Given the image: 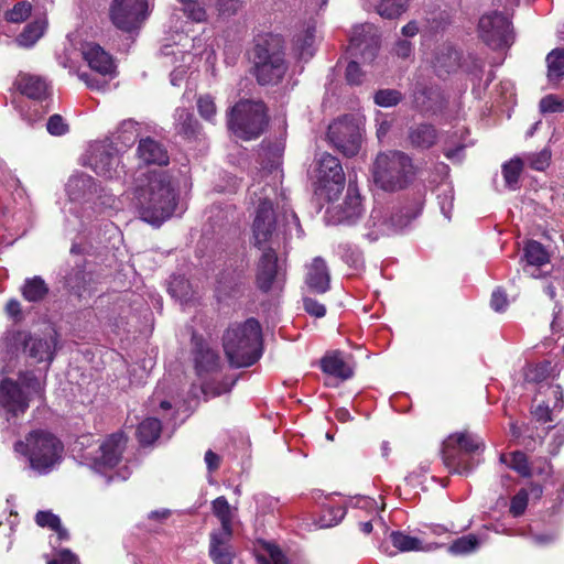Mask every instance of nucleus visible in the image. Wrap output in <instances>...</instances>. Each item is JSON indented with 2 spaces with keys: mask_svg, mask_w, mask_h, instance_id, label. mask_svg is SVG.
<instances>
[{
  "mask_svg": "<svg viewBox=\"0 0 564 564\" xmlns=\"http://www.w3.org/2000/svg\"><path fill=\"white\" fill-rule=\"evenodd\" d=\"M135 205L143 221L160 226L175 212L176 200L170 176L162 171H150L145 183L135 189Z\"/></svg>",
  "mask_w": 564,
  "mask_h": 564,
  "instance_id": "nucleus-1",
  "label": "nucleus"
},
{
  "mask_svg": "<svg viewBox=\"0 0 564 564\" xmlns=\"http://www.w3.org/2000/svg\"><path fill=\"white\" fill-rule=\"evenodd\" d=\"M262 334L259 322L249 318L228 327L223 345L229 362L235 367H249L261 356Z\"/></svg>",
  "mask_w": 564,
  "mask_h": 564,
  "instance_id": "nucleus-2",
  "label": "nucleus"
},
{
  "mask_svg": "<svg viewBox=\"0 0 564 564\" xmlns=\"http://www.w3.org/2000/svg\"><path fill=\"white\" fill-rule=\"evenodd\" d=\"M14 451L28 458L32 469L40 474H47L61 463L64 446L51 432L33 430L23 441L14 444Z\"/></svg>",
  "mask_w": 564,
  "mask_h": 564,
  "instance_id": "nucleus-3",
  "label": "nucleus"
},
{
  "mask_svg": "<svg viewBox=\"0 0 564 564\" xmlns=\"http://www.w3.org/2000/svg\"><path fill=\"white\" fill-rule=\"evenodd\" d=\"M414 173L411 158L400 151L378 154L372 166L375 184L386 192L405 188L412 182Z\"/></svg>",
  "mask_w": 564,
  "mask_h": 564,
  "instance_id": "nucleus-4",
  "label": "nucleus"
},
{
  "mask_svg": "<svg viewBox=\"0 0 564 564\" xmlns=\"http://www.w3.org/2000/svg\"><path fill=\"white\" fill-rule=\"evenodd\" d=\"M259 185L252 184L249 189L253 204L258 203L252 224L254 246L262 250H275L284 239V230L278 224L269 195L258 193Z\"/></svg>",
  "mask_w": 564,
  "mask_h": 564,
  "instance_id": "nucleus-5",
  "label": "nucleus"
},
{
  "mask_svg": "<svg viewBox=\"0 0 564 564\" xmlns=\"http://www.w3.org/2000/svg\"><path fill=\"white\" fill-rule=\"evenodd\" d=\"M57 346V335L54 330L44 335H30L25 332H9L2 339V347L8 354L14 355L21 348L33 362H52Z\"/></svg>",
  "mask_w": 564,
  "mask_h": 564,
  "instance_id": "nucleus-6",
  "label": "nucleus"
},
{
  "mask_svg": "<svg viewBox=\"0 0 564 564\" xmlns=\"http://www.w3.org/2000/svg\"><path fill=\"white\" fill-rule=\"evenodd\" d=\"M267 123V109L261 101H240L232 107L228 118L229 129L243 140L258 138Z\"/></svg>",
  "mask_w": 564,
  "mask_h": 564,
  "instance_id": "nucleus-7",
  "label": "nucleus"
},
{
  "mask_svg": "<svg viewBox=\"0 0 564 564\" xmlns=\"http://www.w3.org/2000/svg\"><path fill=\"white\" fill-rule=\"evenodd\" d=\"M482 447L484 443L477 435L467 432L455 433L443 444L444 463L451 471L467 475L477 465L469 454Z\"/></svg>",
  "mask_w": 564,
  "mask_h": 564,
  "instance_id": "nucleus-8",
  "label": "nucleus"
},
{
  "mask_svg": "<svg viewBox=\"0 0 564 564\" xmlns=\"http://www.w3.org/2000/svg\"><path fill=\"white\" fill-rule=\"evenodd\" d=\"M21 387L9 379L0 382V408L8 416H17L29 408V399L32 394H41V381L33 375H24L20 378ZM8 420L10 417H7Z\"/></svg>",
  "mask_w": 564,
  "mask_h": 564,
  "instance_id": "nucleus-9",
  "label": "nucleus"
},
{
  "mask_svg": "<svg viewBox=\"0 0 564 564\" xmlns=\"http://www.w3.org/2000/svg\"><path fill=\"white\" fill-rule=\"evenodd\" d=\"M195 367L200 379L202 391L206 397H217L230 391L234 380H224L220 378L219 367L220 358L217 352L208 346H199L195 356Z\"/></svg>",
  "mask_w": 564,
  "mask_h": 564,
  "instance_id": "nucleus-10",
  "label": "nucleus"
},
{
  "mask_svg": "<svg viewBox=\"0 0 564 564\" xmlns=\"http://www.w3.org/2000/svg\"><path fill=\"white\" fill-rule=\"evenodd\" d=\"M84 164L108 180L119 177L123 169L118 150L108 141L91 143L84 156Z\"/></svg>",
  "mask_w": 564,
  "mask_h": 564,
  "instance_id": "nucleus-11",
  "label": "nucleus"
},
{
  "mask_svg": "<svg viewBox=\"0 0 564 564\" xmlns=\"http://www.w3.org/2000/svg\"><path fill=\"white\" fill-rule=\"evenodd\" d=\"M82 54L90 69L101 76L102 79H97L86 73L79 74V78L91 89H104L108 83L105 78H112L116 74V66L112 57L96 43L84 44L82 47Z\"/></svg>",
  "mask_w": 564,
  "mask_h": 564,
  "instance_id": "nucleus-12",
  "label": "nucleus"
},
{
  "mask_svg": "<svg viewBox=\"0 0 564 564\" xmlns=\"http://www.w3.org/2000/svg\"><path fill=\"white\" fill-rule=\"evenodd\" d=\"M315 180L321 195L328 200L334 199L344 188L345 174L338 159L322 153L316 162Z\"/></svg>",
  "mask_w": 564,
  "mask_h": 564,
  "instance_id": "nucleus-13",
  "label": "nucleus"
},
{
  "mask_svg": "<svg viewBox=\"0 0 564 564\" xmlns=\"http://www.w3.org/2000/svg\"><path fill=\"white\" fill-rule=\"evenodd\" d=\"M126 443L123 433H115L102 441L96 449L83 454V458L93 469L106 475L119 463Z\"/></svg>",
  "mask_w": 564,
  "mask_h": 564,
  "instance_id": "nucleus-14",
  "label": "nucleus"
},
{
  "mask_svg": "<svg viewBox=\"0 0 564 564\" xmlns=\"http://www.w3.org/2000/svg\"><path fill=\"white\" fill-rule=\"evenodd\" d=\"M256 76L261 85H275L280 83L288 69L284 53L280 50H270L268 46L256 47Z\"/></svg>",
  "mask_w": 564,
  "mask_h": 564,
  "instance_id": "nucleus-15",
  "label": "nucleus"
},
{
  "mask_svg": "<svg viewBox=\"0 0 564 564\" xmlns=\"http://www.w3.org/2000/svg\"><path fill=\"white\" fill-rule=\"evenodd\" d=\"M147 17V0H112L109 7L110 21L124 32L139 29Z\"/></svg>",
  "mask_w": 564,
  "mask_h": 564,
  "instance_id": "nucleus-16",
  "label": "nucleus"
},
{
  "mask_svg": "<svg viewBox=\"0 0 564 564\" xmlns=\"http://www.w3.org/2000/svg\"><path fill=\"white\" fill-rule=\"evenodd\" d=\"M327 135L330 143L346 156H355L360 150V128L351 117L334 120L328 127Z\"/></svg>",
  "mask_w": 564,
  "mask_h": 564,
  "instance_id": "nucleus-17",
  "label": "nucleus"
},
{
  "mask_svg": "<svg viewBox=\"0 0 564 564\" xmlns=\"http://www.w3.org/2000/svg\"><path fill=\"white\" fill-rule=\"evenodd\" d=\"M478 33L480 39L492 48L507 47L513 42L509 18L496 11L484 14L479 19Z\"/></svg>",
  "mask_w": 564,
  "mask_h": 564,
  "instance_id": "nucleus-18",
  "label": "nucleus"
},
{
  "mask_svg": "<svg viewBox=\"0 0 564 564\" xmlns=\"http://www.w3.org/2000/svg\"><path fill=\"white\" fill-rule=\"evenodd\" d=\"M411 219L412 217L408 214L391 216L388 219L386 208L382 205H375L365 224L364 235L370 241H376L380 236L402 229Z\"/></svg>",
  "mask_w": 564,
  "mask_h": 564,
  "instance_id": "nucleus-19",
  "label": "nucleus"
},
{
  "mask_svg": "<svg viewBox=\"0 0 564 564\" xmlns=\"http://www.w3.org/2000/svg\"><path fill=\"white\" fill-rule=\"evenodd\" d=\"M362 212L360 194L356 188L349 186L343 203L327 208L326 219L333 225H352Z\"/></svg>",
  "mask_w": 564,
  "mask_h": 564,
  "instance_id": "nucleus-20",
  "label": "nucleus"
},
{
  "mask_svg": "<svg viewBox=\"0 0 564 564\" xmlns=\"http://www.w3.org/2000/svg\"><path fill=\"white\" fill-rule=\"evenodd\" d=\"M282 272L278 265L275 250L262 251L257 264L256 284L262 292L282 289Z\"/></svg>",
  "mask_w": 564,
  "mask_h": 564,
  "instance_id": "nucleus-21",
  "label": "nucleus"
},
{
  "mask_svg": "<svg viewBox=\"0 0 564 564\" xmlns=\"http://www.w3.org/2000/svg\"><path fill=\"white\" fill-rule=\"evenodd\" d=\"M379 47L377 29L369 23L357 25L352 29L349 50L351 54H360L364 59H372Z\"/></svg>",
  "mask_w": 564,
  "mask_h": 564,
  "instance_id": "nucleus-22",
  "label": "nucleus"
},
{
  "mask_svg": "<svg viewBox=\"0 0 564 564\" xmlns=\"http://www.w3.org/2000/svg\"><path fill=\"white\" fill-rule=\"evenodd\" d=\"M96 181L87 174H75L72 175L66 184V194L70 204H79L83 213H86V208L91 200L95 198Z\"/></svg>",
  "mask_w": 564,
  "mask_h": 564,
  "instance_id": "nucleus-23",
  "label": "nucleus"
},
{
  "mask_svg": "<svg viewBox=\"0 0 564 564\" xmlns=\"http://www.w3.org/2000/svg\"><path fill=\"white\" fill-rule=\"evenodd\" d=\"M321 368L324 373L340 381L348 380L354 376V365L338 350L327 352L321 359Z\"/></svg>",
  "mask_w": 564,
  "mask_h": 564,
  "instance_id": "nucleus-24",
  "label": "nucleus"
},
{
  "mask_svg": "<svg viewBox=\"0 0 564 564\" xmlns=\"http://www.w3.org/2000/svg\"><path fill=\"white\" fill-rule=\"evenodd\" d=\"M231 534L232 532L226 531H214L210 533L209 553L215 564L232 563Z\"/></svg>",
  "mask_w": 564,
  "mask_h": 564,
  "instance_id": "nucleus-25",
  "label": "nucleus"
},
{
  "mask_svg": "<svg viewBox=\"0 0 564 564\" xmlns=\"http://www.w3.org/2000/svg\"><path fill=\"white\" fill-rule=\"evenodd\" d=\"M329 271L326 262L317 257L310 265H307V272L305 283L307 288L315 293H325L329 289Z\"/></svg>",
  "mask_w": 564,
  "mask_h": 564,
  "instance_id": "nucleus-26",
  "label": "nucleus"
},
{
  "mask_svg": "<svg viewBox=\"0 0 564 564\" xmlns=\"http://www.w3.org/2000/svg\"><path fill=\"white\" fill-rule=\"evenodd\" d=\"M18 90L34 100H42L46 97L48 86L40 76L31 74H19L15 79Z\"/></svg>",
  "mask_w": 564,
  "mask_h": 564,
  "instance_id": "nucleus-27",
  "label": "nucleus"
},
{
  "mask_svg": "<svg viewBox=\"0 0 564 564\" xmlns=\"http://www.w3.org/2000/svg\"><path fill=\"white\" fill-rule=\"evenodd\" d=\"M137 155L141 162L149 165H164L169 162L166 150L151 138H145L140 141Z\"/></svg>",
  "mask_w": 564,
  "mask_h": 564,
  "instance_id": "nucleus-28",
  "label": "nucleus"
},
{
  "mask_svg": "<svg viewBox=\"0 0 564 564\" xmlns=\"http://www.w3.org/2000/svg\"><path fill=\"white\" fill-rule=\"evenodd\" d=\"M524 258L527 260L524 272L532 278H540L539 267L549 262V254L544 247L538 241H529L524 247Z\"/></svg>",
  "mask_w": 564,
  "mask_h": 564,
  "instance_id": "nucleus-29",
  "label": "nucleus"
},
{
  "mask_svg": "<svg viewBox=\"0 0 564 564\" xmlns=\"http://www.w3.org/2000/svg\"><path fill=\"white\" fill-rule=\"evenodd\" d=\"M294 51L300 59H310L315 52V25L308 24L294 35Z\"/></svg>",
  "mask_w": 564,
  "mask_h": 564,
  "instance_id": "nucleus-30",
  "label": "nucleus"
},
{
  "mask_svg": "<svg viewBox=\"0 0 564 564\" xmlns=\"http://www.w3.org/2000/svg\"><path fill=\"white\" fill-rule=\"evenodd\" d=\"M46 26L47 21L45 18L35 19L24 28L15 39V42L21 47H31L43 36Z\"/></svg>",
  "mask_w": 564,
  "mask_h": 564,
  "instance_id": "nucleus-31",
  "label": "nucleus"
},
{
  "mask_svg": "<svg viewBox=\"0 0 564 564\" xmlns=\"http://www.w3.org/2000/svg\"><path fill=\"white\" fill-rule=\"evenodd\" d=\"M21 293L24 300L29 302H40L48 293V286L41 276L25 279L21 286Z\"/></svg>",
  "mask_w": 564,
  "mask_h": 564,
  "instance_id": "nucleus-32",
  "label": "nucleus"
},
{
  "mask_svg": "<svg viewBox=\"0 0 564 564\" xmlns=\"http://www.w3.org/2000/svg\"><path fill=\"white\" fill-rule=\"evenodd\" d=\"M118 207V199L113 194L106 193L104 189L96 188L95 198L91 200V204L86 208L85 215L87 217L91 216V212L101 214L107 209H116Z\"/></svg>",
  "mask_w": 564,
  "mask_h": 564,
  "instance_id": "nucleus-33",
  "label": "nucleus"
},
{
  "mask_svg": "<svg viewBox=\"0 0 564 564\" xmlns=\"http://www.w3.org/2000/svg\"><path fill=\"white\" fill-rule=\"evenodd\" d=\"M392 545L400 552L426 551L420 539L402 531H392L390 533Z\"/></svg>",
  "mask_w": 564,
  "mask_h": 564,
  "instance_id": "nucleus-34",
  "label": "nucleus"
},
{
  "mask_svg": "<svg viewBox=\"0 0 564 564\" xmlns=\"http://www.w3.org/2000/svg\"><path fill=\"white\" fill-rule=\"evenodd\" d=\"M35 521L40 527H47L56 532V542L68 540L69 534L61 524L59 518L50 511H39Z\"/></svg>",
  "mask_w": 564,
  "mask_h": 564,
  "instance_id": "nucleus-35",
  "label": "nucleus"
},
{
  "mask_svg": "<svg viewBox=\"0 0 564 564\" xmlns=\"http://www.w3.org/2000/svg\"><path fill=\"white\" fill-rule=\"evenodd\" d=\"M436 131L432 126L421 124L410 132V141L416 148L427 149L436 141Z\"/></svg>",
  "mask_w": 564,
  "mask_h": 564,
  "instance_id": "nucleus-36",
  "label": "nucleus"
},
{
  "mask_svg": "<svg viewBox=\"0 0 564 564\" xmlns=\"http://www.w3.org/2000/svg\"><path fill=\"white\" fill-rule=\"evenodd\" d=\"M161 430L160 420L148 417L139 424L137 435L141 444L149 445L160 436Z\"/></svg>",
  "mask_w": 564,
  "mask_h": 564,
  "instance_id": "nucleus-37",
  "label": "nucleus"
},
{
  "mask_svg": "<svg viewBox=\"0 0 564 564\" xmlns=\"http://www.w3.org/2000/svg\"><path fill=\"white\" fill-rule=\"evenodd\" d=\"M346 510L341 503H327L323 506L317 525L319 528H330L337 525L345 517Z\"/></svg>",
  "mask_w": 564,
  "mask_h": 564,
  "instance_id": "nucleus-38",
  "label": "nucleus"
},
{
  "mask_svg": "<svg viewBox=\"0 0 564 564\" xmlns=\"http://www.w3.org/2000/svg\"><path fill=\"white\" fill-rule=\"evenodd\" d=\"M547 77L558 82L564 76V48H554L546 56Z\"/></svg>",
  "mask_w": 564,
  "mask_h": 564,
  "instance_id": "nucleus-39",
  "label": "nucleus"
},
{
  "mask_svg": "<svg viewBox=\"0 0 564 564\" xmlns=\"http://www.w3.org/2000/svg\"><path fill=\"white\" fill-rule=\"evenodd\" d=\"M258 564H288V558L279 546L263 543L256 555Z\"/></svg>",
  "mask_w": 564,
  "mask_h": 564,
  "instance_id": "nucleus-40",
  "label": "nucleus"
},
{
  "mask_svg": "<svg viewBox=\"0 0 564 564\" xmlns=\"http://www.w3.org/2000/svg\"><path fill=\"white\" fill-rule=\"evenodd\" d=\"M174 118L175 127L181 134L189 138L196 133L198 122L187 109L177 108Z\"/></svg>",
  "mask_w": 564,
  "mask_h": 564,
  "instance_id": "nucleus-41",
  "label": "nucleus"
},
{
  "mask_svg": "<svg viewBox=\"0 0 564 564\" xmlns=\"http://www.w3.org/2000/svg\"><path fill=\"white\" fill-rule=\"evenodd\" d=\"M213 512L221 523L219 531L232 532L231 522L234 512L225 497H218L213 501Z\"/></svg>",
  "mask_w": 564,
  "mask_h": 564,
  "instance_id": "nucleus-42",
  "label": "nucleus"
},
{
  "mask_svg": "<svg viewBox=\"0 0 564 564\" xmlns=\"http://www.w3.org/2000/svg\"><path fill=\"white\" fill-rule=\"evenodd\" d=\"M500 462L507 464L511 469L517 471L522 477L531 476V467L525 454L522 452L502 454L500 456Z\"/></svg>",
  "mask_w": 564,
  "mask_h": 564,
  "instance_id": "nucleus-43",
  "label": "nucleus"
},
{
  "mask_svg": "<svg viewBox=\"0 0 564 564\" xmlns=\"http://www.w3.org/2000/svg\"><path fill=\"white\" fill-rule=\"evenodd\" d=\"M523 162L519 158L511 159L502 165V175L506 186L510 189L518 188Z\"/></svg>",
  "mask_w": 564,
  "mask_h": 564,
  "instance_id": "nucleus-44",
  "label": "nucleus"
},
{
  "mask_svg": "<svg viewBox=\"0 0 564 564\" xmlns=\"http://www.w3.org/2000/svg\"><path fill=\"white\" fill-rule=\"evenodd\" d=\"M552 372L551 362L530 365L524 369V381L528 383H543Z\"/></svg>",
  "mask_w": 564,
  "mask_h": 564,
  "instance_id": "nucleus-45",
  "label": "nucleus"
},
{
  "mask_svg": "<svg viewBox=\"0 0 564 564\" xmlns=\"http://www.w3.org/2000/svg\"><path fill=\"white\" fill-rule=\"evenodd\" d=\"M169 292L181 303H187L191 300V285L183 276H174L171 279Z\"/></svg>",
  "mask_w": 564,
  "mask_h": 564,
  "instance_id": "nucleus-46",
  "label": "nucleus"
},
{
  "mask_svg": "<svg viewBox=\"0 0 564 564\" xmlns=\"http://www.w3.org/2000/svg\"><path fill=\"white\" fill-rule=\"evenodd\" d=\"M479 546V540L473 535H465L455 540L448 547L454 555H465L474 552Z\"/></svg>",
  "mask_w": 564,
  "mask_h": 564,
  "instance_id": "nucleus-47",
  "label": "nucleus"
},
{
  "mask_svg": "<svg viewBox=\"0 0 564 564\" xmlns=\"http://www.w3.org/2000/svg\"><path fill=\"white\" fill-rule=\"evenodd\" d=\"M409 0H380L377 10L378 13L387 19L399 17L406 8Z\"/></svg>",
  "mask_w": 564,
  "mask_h": 564,
  "instance_id": "nucleus-48",
  "label": "nucleus"
},
{
  "mask_svg": "<svg viewBox=\"0 0 564 564\" xmlns=\"http://www.w3.org/2000/svg\"><path fill=\"white\" fill-rule=\"evenodd\" d=\"M32 6L28 1L18 2L11 10L6 12V20L11 23H22L31 14Z\"/></svg>",
  "mask_w": 564,
  "mask_h": 564,
  "instance_id": "nucleus-49",
  "label": "nucleus"
},
{
  "mask_svg": "<svg viewBox=\"0 0 564 564\" xmlns=\"http://www.w3.org/2000/svg\"><path fill=\"white\" fill-rule=\"evenodd\" d=\"M182 10L186 17L194 22H203L206 20L205 9L195 0H180Z\"/></svg>",
  "mask_w": 564,
  "mask_h": 564,
  "instance_id": "nucleus-50",
  "label": "nucleus"
},
{
  "mask_svg": "<svg viewBox=\"0 0 564 564\" xmlns=\"http://www.w3.org/2000/svg\"><path fill=\"white\" fill-rule=\"evenodd\" d=\"M402 99L400 91L395 89H381L375 94V102L380 107H393Z\"/></svg>",
  "mask_w": 564,
  "mask_h": 564,
  "instance_id": "nucleus-51",
  "label": "nucleus"
},
{
  "mask_svg": "<svg viewBox=\"0 0 564 564\" xmlns=\"http://www.w3.org/2000/svg\"><path fill=\"white\" fill-rule=\"evenodd\" d=\"M437 192L441 210L443 215L449 219L454 200L453 189L448 185H442L438 187Z\"/></svg>",
  "mask_w": 564,
  "mask_h": 564,
  "instance_id": "nucleus-52",
  "label": "nucleus"
},
{
  "mask_svg": "<svg viewBox=\"0 0 564 564\" xmlns=\"http://www.w3.org/2000/svg\"><path fill=\"white\" fill-rule=\"evenodd\" d=\"M197 109L200 117L207 121H213L216 116V104L210 95H203L198 97Z\"/></svg>",
  "mask_w": 564,
  "mask_h": 564,
  "instance_id": "nucleus-53",
  "label": "nucleus"
},
{
  "mask_svg": "<svg viewBox=\"0 0 564 564\" xmlns=\"http://www.w3.org/2000/svg\"><path fill=\"white\" fill-rule=\"evenodd\" d=\"M54 552L47 560V564H80L78 557L68 549L56 550L53 545Z\"/></svg>",
  "mask_w": 564,
  "mask_h": 564,
  "instance_id": "nucleus-54",
  "label": "nucleus"
},
{
  "mask_svg": "<svg viewBox=\"0 0 564 564\" xmlns=\"http://www.w3.org/2000/svg\"><path fill=\"white\" fill-rule=\"evenodd\" d=\"M458 62L459 53L452 47H448L446 54H442L436 57V67L444 68L445 72L449 73L458 65Z\"/></svg>",
  "mask_w": 564,
  "mask_h": 564,
  "instance_id": "nucleus-55",
  "label": "nucleus"
},
{
  "mask_svg": "<svg viewBox=\"0 0 564 564\" xmlns=\"http://www.w3.org/2000/svg\"><path fill=\"white\" fill-rule=\"evenodd\" d=\"M540 110L542 112H563L564 100L560 99L555 95H547L541 99Z\"/></svg>",
  "mask_w": 564,
  "mask_h": 564,
  "instance_id": "nucleus-56",
  "label": "nucleus"
},
{
  "mask_svg": "<svg viewBox=\"0 0 564 564\" xmlns=\"http://www.w3.org/2000/svg\"><path fill=\"white\" fill-rule=\"evenodd\" d=\"M528 492L524 489H521L512 499L510 503V513L513 517H520L524 513L528 506Z\"/></svg>",
  "mask_w": 564,
  "mask_h": 564,
  "instance_id": "nucleus-57",
  "label": "nucleus"
},
{
  "mask_svg": "<svg viewBox=\"0 0 564 564\" xmlns=\"http://www.w3.org/2000/svg\"><path fill=\"white\" fill-rule=\"evenodd\" d=\"M564 444V420L553 426L551 431L550 452L551 454H557L561 446Z\"/></svg>",
  "mask_w": 564,
  "mask_h": 564,
  "instance_id": "nucleus-58",
  "label": "nucleus"
},
{
  "mask_svg": "<svg viewBox=\"0 0 564 564\" xmlns=\"http://www.w3.org/2000/svg\"><path fill=\"white\" fill-rule=\"evenodd\" d=\"M47 132L52 135H63L68 131V124L59 115H53L46 123Z\"/></svg>",
  "mask_w": 564,
  "mask_h": 564,
  "instance_id": "nucleus-59",
  "label": "nucleus"
},
{
  "mask_svg": "<svg viewBox=\"0 0 564 564\" xmlns=\"http://www.w3.org/2000/svg\"><path fill=\"white\" fill-rule=\"evenodd\" d=\"M240 9L241 2L239 0H218L217 2L218 13L224 18L235 15Z\"/></svg>",
  "mask_w": 564,
  "mask_h": 564,
  "instance_id": "nucleus-60",
  "label": "nucleus"
},
{
  "mask_svg": "<svg viewBox=\"0 0 564 564\" xmlns=\"http://www.w3.org/2000/svg\"><path fill=\"white\" fill-rule=\"evenodd\" d=\"M551 153L547 150H542L539 153L530 154L528 162L530 166L536 171H543L549 165Z\"/></svg>",
  "mask_w": 564,
  "mask_h": 564,
  "instance_id": "nucleus-61",
  "label": "nucleus"
},
{
  "mask_svg": "<svg viewBox=\"0 0 564 564\" xmlns=\"http://www.w3.org/2000/svg\"><path fill=\"white\" fill-rule=\"evenodd\" d=\"M303 305L305 311L315 317H323L326 313V308L323 304L311 297H304Z\"/></svg>",
  "mask_w": 564,
  "mask_h": 564,
  "instance_id": "nucleus-62",
  "label": "nucleus"
},
{
  "mask_svg": "<svg viewBox=\"0 0 564 564\" xmlns=\"http://www.w3.org/2000/svg\"><path fill=\"white\" fill-rule=\"evenodd\" d=\"M346 78L351 85H359L362 82V73L357 62L352 61L347 65Z\"/></svg>",
  "mask_w": 564,
  "mask_h": 564,
  "instance_id": "nucleus-63",
  "label": "nucleus"
},
{
  "mask_svg": "<svg viewBox=\"0 0 564 564\" xmlns=\"http://www.w3.org/2000/svg\"><path fill=\"white\" fill-rule=\"evenodd\" d=\"M508 301L507 295L500 289L496 290L491 294L490 305L496 312H501L507 307Z\"/></svg>",
  "mask_w": 564,
  "mask_h": 564,
  "instance_id": "nucleus-64",
  "label": "nucleus"
}]
</instances>
